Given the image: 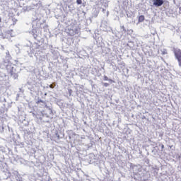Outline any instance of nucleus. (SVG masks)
<instances>
[{"instance_id":"1","label":"nucleus","mask_w":181,"mask_h":181,"mask_svg":"<svg viewBox=\"0 0 181 181\" xmlns=\"http://www.w3.org/2000/svg\"><path fill=\"white\" fill-rule=\"evenodd\" d=\"M173 53L176 60L178 62V66L181 68V49L180 48H173Z\"/></svg>"},{"instance_id":"2","label":"nucleus","mask_w":181,"mask_h":181,"mask_svg":"<svg viewBox=\"0 0 181 181\" xmlns=\"http://www.w3.org/2000/svg\"><path fill=\"white\" fill-rule=\"evenodd\" d=\"M66 32L69 36H74V33H76V28H74V24H71L70 27H68L66 29Z\"/></svg>"},{"instance_id":"3","label":"nucleus","mask_w":181,"mask_h":181,"mask_svg":"<svg viewBox=\"0 0 181 181\" xmlns=\"http://www.w3.org/2000/svg\"><path fill=\"white\" fill-rule=\"evenodd\" d=\"M153 5L154 6H162L163 5V0H153Z\"/></svg>"},{"instance_id":"4","label":"nucleus","mask_w":181,"mask_h":181,"mask_svg":"<svg viewBox=\"0 0 181 181\" xmlns=\"http://www.w3.org/2000/svg\"><path fill=\"white\" fill-rule=\"evenodd\" d=\"M36 104H37L40 108H44L45 107H47V104L46 103V102L42 100H38L36 102Z\"/></svg>"},{"instance_id":"5","label":"nucleus","mask_w":181,"mask_h":181,"mask_svg":"<svg viewBox=\"0 0 181 181\" xmlns=\"http://www.w3.org/2000/svg\"><path fill=\"white\" fill-rule=\"evenodd\" d=\"M45 115L47 117V118H50V117H52V115H53V110L50 108H47L45 111Z\"/></svg>"},{"instance_id":"6","label":"nucleus","mask_w":181,"mask_h":181,"mask_svg":"<svg viewBox=\"0 0 181 181\" xmlns=\"http://www.w3.org/2000/svg\"><path fill=\"white\" fill-rule=\"evenodd\" d=\"M104 80L105 81H110V83H115V81L112 79H109L108 76H104Z\"/></svg>"},{"instance_id":"7","label":"nucleus","mask_w":181,"mask_h":181,"mask_svg":"<svg viewBox=\"0 0 181 181\" xmlns=\"http://www.w3.org/2000/svg\"><path fill=\"white\" fill-rule=\"evenodd\" d=\"M144 21H145V16H140L139 17V22H144Z\"/></svg>"},{"instance_id":"8","label":"nucleus","mask_w":181,"mask_h":181,"mask_svg":"<svg viewBox=\"0 0 181 181\" xmlns=\"http://www.w3.org/2000/svg\"><path fill=\"white\" fill-rule=\"evenodd\" d=\"M76 4L78 5H81L83 4V1H81V0H76Z\"/></svg>"},{"instance_id":"9","label":"nucleus","mask_w":181,"mask_h":181,"mask_svg":"<svg viewBox=\"0 0 181 181\" xmlns=\"http://www.w3.org/2000/svg\"><path fill=\"white\" fill-rule=\"evenodd\" d=\"M103 86H104V87H108V86H110V83H103Z\"/></svg>"},{"instance_id":"10","label":"nucleus","mask_w":181,"mask_h":181,"mask_svg":"<svg viewBox=\"0 0 181 181\" xmlns=\"http://www.w3.org/2000/svg\"><path fill=\"white\" fill-rule=\"evenodd\" d=\"M68 91H69V95H71V93H73V90L69 89Z\"/></svg>"},{"instance_id":"11","label":"nucleus","mask_w":181,"mask_h":181,"mask_svg":"<svg viewBox=\"0 0 181 181\" xmlns=\"http://www.w3.org/2000/svg\"><path fill=\"white\" fill-rule=\"evenodd\" d=\"M162 54H168V51L165 50L162 52Z\"/></svg>"},{"instance_id":"12","label":"nucleus","mask_w":181,"mask_h":181,"mask_svg":"<svg viewBox=\"0 0 181 181\" xmlns=\"http://www.w3.org/2000/svg\"><path fill=\"white\" fill-rule=\"evenodd\" d=\"M49 88H54V86L52 84H51L49 85Z\"/></svg>"},{"instance_id":"13","label":"nucleus","mask_w":181,"mask_h":181,"mask_svg":"<svg viewBox=\"0 0 181 181\" xmlns=\"http://www.w3.org/2000/svg\"><path fill=\"white\" fill-rule=\"evenodd\" d=\"M165 146L163 144L161 145V149H164Z\"/></svg>"},{"instance_id":"14","label":"nucleus","mask_w":181,"mask_h":181,"mask_svg":"<svg viewBox=\"0 0 181 181\" xmlns=\"http://www.w3.org/2000/svg\"><path fill=\"white\" fill-rule=\"evenodd\" d=\"M8 32H9V33H11V32H13V30H9Z\"/></svg>"},{"instance_id":"15","label":"nucleus","mask_w":181,"mask_h":181,"mask_svg":"<svg viewBox=\"0 0 181 181\" xmlns=\"http://www.w3.org/2000/svg\"><path fill=\"white\" fill-rule=\"evenodd\" d=\"M6 54H8V56H9V51H8V52H6Z\"/></svg>"}]
</instances>
